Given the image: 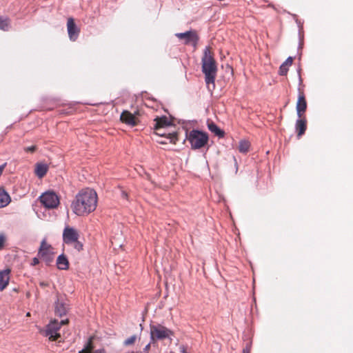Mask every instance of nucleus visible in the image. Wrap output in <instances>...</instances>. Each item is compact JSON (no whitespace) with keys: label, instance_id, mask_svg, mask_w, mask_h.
I'll return each mask as SVG.
<instances>
[{"label":"nucleus","instance_id":"1","mask_svg":"<svg viewBox=\"0 0 353 353\" xmlns=\"http://www.w3.org/2000/svg\"><path fill=\"white\" fill-rule=\"evenodd\" d=\"M97 205V192L90 188L81 190L75 196L71 208L78 216H85L93 212Z\"/></svg>","mask_w":353,"mask_h":353},{"label":"nucleus","instance_id":"2","mask_svg":"<svg viewBox=\"0 0 353 353\" xmlns=\"http://www.w3.org/2000/svg\"><path fill=\"white\" fill-rule=\"evenodd\" d=\"M202 72L205 74V81L208 88L212 85L214 88V81L217 72V66L209 47H205L201 59Z\"/></svg>","mask_w":353,"mask_h":353},{"label":"nucleus","instance_id":"3","mask_svg":"<svg viewBox=\"0 0 353 353\" xmlns=\"http://www.w3.org/2000/svg\"><path fill=\"white\" fill-rule=\"evenodd\" d=\"M150 334L151 342L155 343L157 341L171 339L173 332L172 330L161 324H150Z\"/></svg>","mask_w":353,"mask_h":353},{"label":"nucleus","instance_id":"4","mask_svg":"<svg viewBox=\"0 0 353 353\" xmlns=\"http://www.w3.org/2000/svg\"><path fill=\"white\" fill-rule=\"evenodd\" d=\"M188 139L192 149H199L208 143V136L207 133L202 131L192 130L190 132Z\"/></svg>","mask_w":353,"mask_h":353},{"label":"nucleus","instance_id":"5","mask_svg":"<svg viewBox=\"0 0 353 353\" xmlns=\"http://www.w3.org/2000/svg\"><path fill=\"white\" fill-rule=\"evenodd\" d=\"M68 323V320H62L60 322L57 321H54L50 322L46 327V328L42 331V334L48 337V339L51 341H56L59 337H60V334L58 332L61 325H65Z\"/></svg>","mask_w":353,"mask_h":353},{"label":"nucleus","instance_id":"6","mask_svg":"<svg viewBox=\"0 0 353 353\" xmlns=\"http://www.w3.org/2000/svg\"><path fill=\"white\" fill-rule=\"evenodd\" d=\"M41 203L47 208L53 209L59 204L58 196L53 192H46L40 196Z\"/></svg>","mask_w":353,"mask_h":353},{"label":"nucleus","instance_id":"7","mask_svg":"<svg viewBox=\"0 0 353 353\" xmlns=\"http://www.w3.org/2000/svg\"><path fill=\"white\" fill-rule=\"evenodd\" d=\"M176 36L180 39H185V44L191 45L196 48L199 41V37L194 31H187L181 33H176Z\"/></svg>","mask_w":353,"mask_h":353},{"label":"nucleus","instance_id":"8","mask_svg":"<svg viewBox=\"0 0 353 353\" xmlns=\"http://www.w3.org/2000/svg\"><path fill=\"white\" fill-rule=\"evenodd\" d=\"M67 30L70 40L75 41L79 37L80 29L77 26L72 18L68 19Z\"/></svg>","mask_w":353,"mask_h":353},{"label":"nucleus","instance_id":"9","mask_svg":"<svg viewBox=\"0 0 353 353\" xmlns=\"http://www.w3.org/2000/svg\"><path fill=\"white\" fill-rule=\"evenodd\" d=\"M79 234L76 230L72 228L66 227L63 232V241L66 244H72L78 240Z\"/></svg>","mask_w":353,"mask_h":353},{"label":"nucleus","instance_id":"10","mask_svg":"<svg viewBox=\"0 0 353 353\" xmlns=\"http://www.w3.org/2000/svg\"><path fill=\"white\" fill-rule=\"evenodd\" d=\"M296 108L298 117L301 118L307 108V102L303 93L299 94Z\"/></svg>","mask_w":353,"mask_h":353},{"label":"nucleus","instance_id":"11","mask_svg":"<svg viewBox=\"0 0 353 353\" xmlns=\"http://www.w3.org/2000/svg\"><path fill=\"white\" fill-rule=\"evenodd\" d=\"M10 270L0 271V291L4 290L8 285L10 280Z\"/></svg>","mask_w":353,"mask_h":353},{"label":"nucleus","instance_id":"12","mask_svg":"<svg viewBox=\"0 0 353 353\" xmlns=\"http://www.w3.org/2000/svg\"><path fill=\"white\" fill-rule=\"evenodd\" d=\"M121 120L123 123L132 126L136 125L134 116L128 111H123L122 112V114H121Z\"/></svg>","mask_w":353,"mask_h":353},{"label":"nucleus","instance_id":"13","mask_svg":"<svg viewBox=\"0 0 353 353\" xmlns=\"http://www.w3.org/2000/svg\"><path fill=\"white\" fill-rule=\"evenodd\" d=\"M57 268L61 270H68L69 268V262L66 256L63 254H61L57 259Z\"/></svg>","mask_w":353,"mask_h":353},{"label":"nucleus","instance_id":"14","mask_svg":"<svg viewBox=\"0 0 353 353\" xmlns=\"http://www.w3.org/2000/svg\"><path fill=\"white\" fill-rule=\"evenodd\" d=\"M155 121L154 130L157 131L160 130L161 128L170 125V121H169L168 118L165 117L157 118Z\"/></svg>","mask_w":353,"mask_h":353},{"label":"nucleus","instance_id":"15","mask_svg":"<svg viewBox=\"0 0 353 353\" xmlns=\"http://www.w3.org/2000/svg\"><path fill=\"white\" fill-rule=\"evenodd\" d=\"M296 130L298 132V137L302 136L306 130V120L299 118L296 122Z\"/></svg>","mask_w":353,"mask_h":353},{"label":"nucleus","instance_id":"16","mask_svg":"<svg viewBox=\"0 0 353 353\" xmlns=\"http://www.w3.org/2000/svg\"><path fill=\"white\" fill-rule=\"evenodd\" d=\"M51 249V246L46 243L45 240H43L41 243L38 255L42 259L43 257L46 256L48 254L52 252Z\"/></svg>","mask_w":353,"mask_h":353},{"label":"nucleus","instance_id":"17","mask_svg":"<svg viewBox=\"0 0 353 353\" xmlns=\"http://www.w3.org/2000/svg\"><path fill=\"white\" fill-rule=\"evenodd\" d=\"M48 167L45 163H37L35 168V174L39 178L43 177L47 173Z\"/></svg>","mask_w":353,"mask_h":353},{"label":"nucleus","instance_id":"18","mask_svg":"<svg viewBox=\"0 0 353 353\" xmlns=\"http://www.w3.org/2000/svg\"><path fill=\"white\" fill-rule=\"evenodd\" d=\"M10 202L9 194L3 189H0V208L6 207Z\"/></svg>","mask_w":353,"mask_h":353},{"label":"nucleus","instance_id":"19","mask_svg":"<svg viewBox=\"0 0 353 353\" xmlns=\"http://www.w3.org/2000/svg\"><path fill=\"white\" fill-rule=\"evenodd\" d=\"M208 127L209 130L213 132L219 137H223L224 135L223 131H222L215 123L213 122L208 123Z\"/></svg>","mask_w":353,"mask_h":353},{"label":"nucleus","instance_id":"20","mask_svg":"<svg viewBox=\"0 0 353 353\" xmlns=\"http://www.w3.org/2000/svg\"><path fill=\"white\" fill-rule=\"evenodd\" d=\"M66 312H67V307L63 303L59 302V301L58 300V301L56 303V305H55V313L57 315L62 316L65 315L66 314Z\"/></svg>","mask_w":353,"mask_h":353},{"label":"nucleus","instance_id":"21","mask_svg":"<svg viewBox=\"0 0 353 353\" xmlns=\"http://www.w3.org/2000/svg\"><path fill=\"white\" fill-rule=\"evenodd\" d=\"M92 343H91V341H90L87 344V346L84 349L79 351V353H105V352L103 349L97 350L92 352Z\"/></svg>","mask_w":353,"mask_h":353},{"label":"nucleus","instance_id":"22","mask_svg":"<svg viewBox=\"0 0 353 353\" xmlns=\"http://www.w3.org/2000/svg\"><path fill=\"white\" fill-rule=\"evenodd\" d=\"M250 144L248 141L241 140L239 142V150L242 153H245L249 150Z\"/></svg>","mask_w":353,"mask_h":353},{"label":"nucleus","instance_id":"23","mask_svg":"<svg viewBox=\"0 0 353 353\" xmlns=\"http://www.w3.org/2000/svg\"><path fill=\"white\" fill-rule=\"evenodd\" d=\"M8 28L9 23L8 20L0 17V29L3 30H8Z\"/></svg>","mask_w":353,"mask_h":353},{"label":"nucleus","instance_id":"24","mask_svg":"<svg viewBox=\"0 0 353 353\" xmlns=\"http://www.w3.org/2000/svg\"><path fill=\"white\" fill-rule=\"evenodd\" d=\"M136 339H137V336L136 335H132L130 337H129L127 339H125L123 343H124L125 345H130L133 344L135 342Z\"/></svg>","mask_w":353,"mask_h":353},{"label":"nucleus","instance_id":"25","mask_svg":"<svg viewBox=\"0 0 353 353\" xmlns=\"http://www.w3.org/2000/svg\"><path fill=\"white\" fill-rule=\"evenodd\" d=\"M288 71V67L282 63L279 68V74L281 75H286Z\"/></svg>","mask_w":353,"mask_h":353},{"label":"nucleus","instance_id":"26","mask_svg":"<svg viewBox=\"0 0 353 353\" xmlns=\"http://www.w3.org/2000/svg\"><path fill=\"white\" fill-rule=\"evenodd\" d=\"M42 259L46 261L47 265H49L53 260L52 252L48 254V255L46 256L43 257Z\"/></svg>","mask_w":353,"mask_h":353},{"label":"nucleus","instance_id":"27","mask_svg":"<svg viewBox=\"0 0 353 353\" xmlns=\"http://www.w3.org/2000/svg\"><path fill=\"white\" fill-rule=\"evenodd\" d=\"M6 241V236L3 234H0V250L3 248V245Z\"/></svg>","mask_w":353,"mask_h":353},{"label":"nucleus","instance_id":"28","mask_svg":"<svg viewBox=\"0 0 353 353\" xmlns=\"http://www.w3.org/2000/svg\"><path fill=\"white\" fill-rule=\"evenodd\" d=\"M74 248L77 250L78 251H80L83 248V245L79 242L77 240L76 242H73Z\"/></svg>","mask_w":353,"mask_h":353},{"label":"nucleus","instance_id":"29","mask_svg":"<svg viewBox=\"0 0 353 353\" xmlns=\"http://www.w3.org/2000/svg\"><path fill=\"white\" fill-rule=\"evenodd\" d=\"M293 59L292 57H288V59L283 63L286 66L289 67L292 64Z\"/></svg>","mask_w":353,"mask_h":353},{"label":"nucleus","instance_id":"30","mask_svg":"<svg viewBox=\"0 0 353 353\" xmlns=\"http://www.w3.org/2000/svg\"><path fill=\"white\" fill-rule=\"evenodd\" d=\"M251 343H248L245 347L243 349L242 353H250Z\"/></svg>","mask_w":353,"mask_h":353},{"label":"nucleus","instance_id":"31","mask_svg":"<svg viewBox=\"0 0 353 353\" xmlns=\"http://www.w3.org/2000/svg\"><path fill=\"white\" fill-rule=\"evenodd\" d=\"M35 150H36L35 145H32V146L26 147L24 148V150L27 152H33L35 151Z\"/></svg>","mask_w":353,"mask_h":353},{"label":"nucleus","instance_id":"32","mask_svg":"<svg viewBox=\"0 0 353 353\" xmlns=\"http://www.w3.org/2000/svg\"><path fill=\"white\" fill-rule=\"evenodd\" d=\"M169 136L170 137V142L175 143L177 140L176 134H169Z\"/></svg>","mask_w":353,"mask_h":353},{"label":"nucleus","instance_id":"33","mask_svg":"<svg viewBox=\"0 0 353 353\" xmlns=\"http://www.w3.org/2000/svg\"><path fill=\"white\" fill-rule=\"evenodd\" d=\"M152 343L150 341L148 344H147L145 347L143 348V352L144 353H148L150 349V346H151V344Z\"/></svg>","mask_w":353,"mask_h":353},{"label":"nucleus","instance_id":"34","mask_svg":"<svg viewBox=\"0 0 353 353\" xmlns=\"http://www.w3.org/2000/svg\"><path fill=\"white\" fill-rule=\"evenodd\" d=\"M39 261L37 258L34 257L33 259H32V263L31 265H36L37 264H39Z\"/></svg>","mask_w":353,"mask_h":353},{"label":"nucleus","instance_id":"35","mask_svg":"<svg viewBox=\"0 0 353 353\" xmlns=\"http://www.w3.org/2000/svg\"><path fill=\"white\" fill-rule=\"evenodd\" d=\"M179 350H180L181 353H187L185 347L184 345H181L179 347Z\"/></svg>","mask_w":353,"mask_h":353},{"label":"nucleus","instance_id":"36","mask_svg":"<svg viewBox=\"0 0 353 353\" xmlns=\"http://www.w3.org/2000/svg\"><path fill=\"white\" fill-rule=\"evenodd\" d=\"M5 165H6V164L0 165V176L1 175V174L3 172V170L4 168H5Z\"/></svg>","mask_w":353,"mask_h":353},{"label":"nucleus","instance_id":"37","mask_svg":"<svg viewBox=\"0 0 353 353\" xmlns=\"http://www.w3.org/2000/svg\"><path fill=\"white\" fill-rule=\"evenodd\" d=\"M121 195L123 198H126L127 197V193L125 192H122L121 193Z\"/></svg>","mask_w":353,"mask_h":353},{"label":"nucleus","instance_id":"38","mask_svg":"<svg viewBox=\"0 0 353 353\" xmlns=\"http://www.w3.org/2000/svg\"><path fill=\"white\" fill-rule=\"evenodd\" d=\"M157 134H159V135H162V136L163 135V134H161V132H157Z\"/></svg>","mask_w":353,"mask_h":353}]
</instances>
